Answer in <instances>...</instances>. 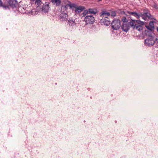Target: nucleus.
<instances>
[{
	"mask_svg": "<svg viewBox=\"0 0 158 158\" xmlns=\"http://www.w3.org/2000/svg\"><path fill=\"white\" fill-rule=\"evenodd\" d=\"M154 41H155V43L156 42L157 43H158V39L156 38H154Z\"/></svg>",
	"mask_w": 158,
	"mask_h": 158,
	"instance_id": "nucleus-30",
	"label": "nucleus"
},
{
	"mask_svg": "<svg viewBox=\"0 0 158 158\" xmlns=\"http://www.w3.org/2000/svg\"><path fill=\"white\" fill-rule=\"evenodd\" d=\"M123 14H125H125H126L124 11H123Z\"/></svg>",
	"mask_w": 158,
	"mask_h": 158,
	"instance_id": "nucleus-33",
	"label": "nucleus"
},
{
	"mask_svg": "<svg viewBox=\"0 0 158 158\" xmlns=\"http://www.w3.org/2000/svg\"><path fill=\"white\" fill-rule=\"evenodd\" d=\"M116 15V14L114 11H113L111 12L110 15L111 17H110V19H112V18Z\"/></svg>",
	"mask_w": 158,
	"mask_h": 158,
	"instance_id": "nucleus-25",
	"label": "nucleus"
},
{
	"mask_svg": "<svg viewBox=\"0 0 158 158\" xmlns=\"http://www.w3.org/2000/svg\"><path fill=\"white\" fill-rule=\"evenodd\" d=\"M122 21L123 22V23H127L128 22V20L127 19L126 17H123L122 19Z\"/></svg>",
	"mask_w": 158,
	"mask_h": 158,
	"instance_id": "nucleus-23",
	"label": "nucleus"
},
{
	"mask_svg": "<svg viewBox=\"0 0 158 158\" xmlns=\"http://www.w3.org/2000/svg\"><path fill=\"white\" fill-rule=\"evenodd\" d=\"M35 4L36 5V9L37 10H38L39 9H41V8H40V6L41 5V4H43V2L41 1V0H35Z\"/></svg>",
	"mask_w": 158,
	"mask_h": 158,
	"instance_id": "nucleus-14",
	"label": "nucleus"
},
{
	"mask_svg": "<svg viewBox=\"0 0 158 158\" xmlns=\"http://www.w3.org/2000/svg\"><path fill=\"white\" fill-rule=\"evenodd\" d=\"M157 32H158V27L157 28Z\"/></svg>",
	"mask_w": 158,
	"mask_h": 158,
	"instance_id": "nucleus-34",
	"label": "nucleus"
},
{
	"mask_svg": "<svg viewBox=\"0 0 158 158\" xmlns=\"http://www.w3.org/2000/svg\"><path fill=\"white\" fill-rule=\"evenodd\" d=\"M127 13L129 14L130 15L135 17L137 19H139V14L140 12H139V13H137L136 12L127 11Z\"/></svg>",
	"mask_w": 158,
	"mask_h": 158,
	"instance_id": "nucleus-12",
	"label": "nucleus"
},
{
	"mask_svg": "<svg viewBox=\"0 0 158 158\" xmlns=\"http://www.w3.org/2000/svg\"><path fill=\"white\" fill-rule=\"evenodd\" d=\"M136 20H134L131 18V21L129 22L128 23L129 26L133 27L134 29H135V27L136 26Z\"/></svg>",
	"mask_w": 158,
	"mask_h": 158,
	"instance_id": "nucleus-13",
	"label": "nucleus"
},
{
	"mask_svg": "<svg viewBox=\"0 0 158 158\" xmlns=\"http://www.w3.org/2000/svg\"><path fill=\"white\" fill-rule=\"evenodd\" d=\"M8 2L9 6L12 8L16 7L18 5L17 0H8Z\"/></svg>",
	"mask_w": 158,
	"mask_h": 158,
	"instance_id": "nucleus-8",
	"label": "nucleus"
},
{
	"mask_svg": "<svg viewBox=\"0 0 158 158\" xmlns=\"http://www.w3.org/2000/svg\"><path fill=\"white\" fill-rule=\"evenodd\" d=\"M130 26L128 23H123L121 26L122 30L125 32H127L130 29Z\"/></svg>",
	"mask_w": 158,
	"mask_h": 158,
	"instance_id": "nucleus-9",
	"label": "nucleus"
},
{
	"mask_svg": "<svg viewBox=\"0 0 158 158\" xmlns=\"http://www.w3.org/2000/svg\"><path fill=\"white\" fill-rule=\"evenodd\" d=\"M135 28L137 30L140 31L143 29V27L141 25H139L136 24V26L135 27Z\"/></svg>",
	"mask_w": 158,
	"mask_h": 158,
	"instance_id": "nucleus-21",
	"label": "nucleus"
},
{
	"mask_svg": "<svg viewBox=\"0 0 158 158\" xmlns=\"http://www.w3.org/2000/svg\"><path fill=\"white\" fill-rule=\"evenodd\" d=\"M88 12L90 14H94L95 15L98 12V10L95 8H89L88 10Z\"/></svg>",
	"mask_w": 158,
	"mask_h": 158,
	"instance_id": "nucleus-15",
	"label": "nucleus"
},
{
	"mask_svg": "<svg viewBox=\"0 0 158 158\" xmlns=\"http://www.w3.org/2000/svg\"><path fill=\"white\" fill-rule=\"evenodd\" d=\"M85 9V7L83 6H77L75 8V12L76 14H79Z\"/></svg>",
	"mask_w": 158,
	"mask_h": 158,
	"instance_id": "nucleus-10",
	"label": "nucleus"
},
{
	"mask_svg": "<svg viewBox=\"0 0 158 158\" xmlns=\"http://www.w3.org/2000/svg\"><path fill=\"white\" fill-rule=\"evenodd\" d=\"M155 22L154 21H150L149 24V26L153 31H154V30L155 29V27L154 24V23Z\"/></svg>",
	"mask_w": 158,
	"mask_h": 158,
	"instance_id": "nucleus-17",
	"label": "nucleus"
},
{
	"mask_svg": "<svg viewBox=\"0 0 158 158\" xmlns=\"http://www.w3.org/2000/svg\"><path fill=\"white\" fill-rule=\"evenodd\" d=\"M145 27L147 28V30H150L151 31H153L151 29V27H150L149 26V25H146L145 26Z\"/></svg>",
	"mask_w": 158,
	"mask_h": 158,
	"instance_id": "nucleus-29",
	"label": "nucleus"
},
{
	"mask_svg": "<svg viewBox=\"0 0 158 158\" xmlns=\"http://www.w3.org/2000/svg\"><path fill=\"white\" fill-rule=\"evenodd\" d=\"M35 10H31V14H32V15H34V12L35 11Z\"/></svg>",
	"mask_w": 158,
	"mask_h": 158,
	"instance_id": "nucleus-31",
	"label": "nucleus"
},
{
	"mask_svg": "<svg viewBox=\"0 0 158 158\" xmlns=\"http://www.w3.org/2000/svg\"><path fill=\"white\" fill-rule=\"evenodd\" d=\"M1 7H2L5 9H7L9 8V6L8 5L3 4V3H2V6Z\"/></svg>",
	"mask_w": 158,
	"mask_h": 158,
	"instance_id": "nucleus-27",
	"label": "nucleus"
},
{
	"mask_svg": "<svg viewBox=\"0 0 158 158\" xmlns=\"http://www.w3.org/2000/svg\"><path fill=\"white\" fill-rule=\"evenodd\" d=\"M102 0H98V2H99L100 1H101Z\"/></svg>",
	"mask_w": 158,
	"mask_h": 158,
	"instance_id": "nucleus-35",
	"label": "nucleus"
},
{
	"mask_svg": "<svg viewBox=\"0 0 158 158\" xmlns=\"http://www.w3.org/2000/svg\"><path fill=\"white\" fill-rule=\"evenodd\" d=\"M136 23H137L138 24L141 25H143L144 24L143 22L139 20H136Z\"/></svg>",
	"mask_w": 158,
	"mask_h": 158,
	"instance_id": "nucleus-26",
	"label": "nucleus"
},
{
	"mask_svg": "<svg viewBox=\"0 0 158 158\" xmlns=\"http://www.w3.org/2000/svg\"><path fill=\"white\" fill-rule=\"evenodd\" d=\"M88 10H85L83 13L81 15L82 17L85 16L88 13Z\"/></svg>",
	"mask_w": 158,
	"mask_h": 158,
	"instance_id": "nucleus-24",
	"label": "nucleus"
},
{
	"mask_svg": "<svg viewBox=\"0 0 158 158\" xmlns=\"http://www.w3.org/2000/svg\"><path fill=\"white\" fill-rule=\"evenodd\" d=\"M144 14H145L146 17L148 19L151 18L152 19H154L155 20H156V19L153 18H151V16H152L151 14L150 13H149L148 12H144Z\"/></svg>",
	"mask_w": 158,
	"mask_h": 158,
	"instance_id": "nucleus-19",
	"label": "nucleus"
},
{
	"mask_svg": "<svg viewBox=\"0 0 158 158\" xmlns=\"http://www.w3.org/2000/svg\"><path fill=\"white\" fill-rule=\"evenodd\" d=\"M100 19L106 18L111 17L110 14L109 12L104 11H102V12L100 13Z\"/></svg>",
	"mask_w": 158,
	"mask_h": 158,
	"instance_id": "nucleus-6",
	"label": "nucleus"
},
{
	"mask_svg": "<svg viewBox=\"0 0 158 158\" xmlns=\"http://www.w3.org/2000/svg\"><path fill=\"white\" fill-rule=\"evenodd\" d=\"M110 19V17L103 19H100V23L102 25H105L106 26H109L111 23Z\"/></svg>",
	"mask_w": 158,
	"mask_h": 158,
	"instance_id": "nucleus-4",
	"label": "nucleus"
},
{
	"mask_svg": "<svg viewBox=\"0 0 158 158\" xmlns=\"http://www.w3.org/2000/svg\"><path fill=\"white\" fill-rule=\"evenodd\" d=\"M60 19L62 21H66L68 18V15L65 13H61L60 16Z\"/></svg>",
	"mask_w": 158,
	"mask_h": 158,
	"instance_id": "nucleus-11",
	"label": "nucleus"
},
{
	"mask_svg": "<svg viewBox=\"0 0 158 158\" xmlns=\"http://www.w3.org/2000/svg\"><path fill=\"white\" fill-rule=\"evenodd\" d=\"M121 21L119 19L113 20L111 23V27L113 30H118L121 27Z\"/></svg>",
	"mask_w": 158,
	"mask_h": 158,
	"instance_id": "nucleus-1",
	"label": "nucleus"
},
{
	"mask_svg": "<svg viewBox=\"0 0 158 158\" xmlns=\"http://www.w3.org/2000/svg\"><path fill=\"white\" fill-rule=\"evenodd\" d=\"M70 4H67L65 6V7L66 8L67 6H69L70 8H72V7H73L75 8H76L77 6L76 5L74 4H71V2H69Z\"/></svg>",
	"mask_w": 158,
	"mask_h": 158,
	"instance_id": "nucleus-20",
	"label": "nucleus"
},
{
	"mask_svg": "<svg viewBox=\"0 0 158 158\" xmlns=\"http://www.w3.org/2000/svg\"><path fill=\"white\" fill-rule=\"evenodd\" d=\"M52 2L54 5H56V6H59L61 2V0H51Z\"/></svg>",
	"mask_w": 158,
	"mask_h": 158,
	"instance_id": "nucleus-16",
	"label": "nucleus"
},
{
	"mask_svg": "<svg viewBox=\"0 0 158 158\" xmlns=\"http://www.w3.org/2000/svg\"><path fill=\"white\" fill-rule=\"evenodd\" d=\"M139 15V18H140V17H141L143 19L145 20L147 19V17H146L145 15V14L144 13L142 14L140 12Z\"/></svg>",
	"mask_w": 158,
	"mask_h": 158,
	"instance_id": "nucleus-22",
	"label": "nucleus"
},
{
	"mask_svg": "<svg viewBox=\"0 0 158 158\" xmlns=\"http://www.w3.org/2000/svg\"><path fill=\"white\" fill-rule=\"evenodd\" d=\"M84 20L87 24H92L95 21L94 17L92 15H88L85 17Z\"/></svg>",
	"mask_w": 158,
	"mask_h": 158,
	"instance_id": "nucleus-3",
	"label": "nucleus"
},
{
	"mask_svg": "<svg viewBox=\"0 0 158 158\" xmlns=\"http://www.w3.org/2000/svg\"><path fill=\"white\" fill-rule=\"evenodd\" d=\"M68 22L70 26H73L76 24L75 21H73V20L69 19L68 20Z\"/></svg>",
	"mask_w": 158,
	"mask_h": 158,
	"instance_id": "nucleus-18",
	"label": "nucleus"
},
{
	"mask_svg": "<svg viewBox=\"0 0 158 158\" xmlns=\"http://www.w3.org/2000/svg\"><path fill=\"white\" fill-rule=\"evenodd\" d=\"M2 2L1 0H0V7H1L2 6Z\"/></svg>",
	"mask_w": 158,
	"mask_h": 158,
	"instance_id": "nucleus-32",
	"label": "nucleus"
},
{
	"mask_svg": "<svg viewBox=\"0 0 158 158\" xmlns=\"http://www.w3.org/2000/svg\"><path fill=\"white\" fill-rule=\"evenodd\" d=\"M155 37L147 38L144 40V44L145 46L151 47L155 44Z\"/></svg>",
	"mask_w": 158,
	"mask_h": 158,
	"instance_id": "nucleus-2",
	"label": "nucleus"
},
{
	"mask_svg": "<svg viewBox=\"0 0 158 158\" xmlns=\"http://www.w3.org/2000/svg\"><path fill=\"white\" fill-rule=\"evenodd\" d=\"M152 7L156 9H158V5L156 3H154Z\"/></svg>",
	"mask_w": 158,
	"mask_h": 158,
	"instance_id": "nucleus-28",
	"label": "nucleus"
},
{
	"mask_svg": "<svg viewBox=\"0 0 158 158\" xmlns=\"http://www.w3.org/2000/svg\"><path fill=\"white\" fill-rule=\"evenodd\" d=\"M154 31L145 30L143 34L147 38L155 37V35L154 33Z\"/></svg>",
	"mask_w": 158,
	"mask_h": 158,
	"instance_id": "nucleus-7",
	"label": "nucleus"
},
{
	"mask_svg": "<svg viewBox=\"0 0 158 158\" xmlns=\"http://www.w3.org/2000/svg\"><path fill=\"white\" fill-rule=\"evenodd\" d=\"M50 2H46L43 4L41 8L42 11L44 13H48L50 8Z\"/></svg>",
	"mask_w": 158,
	"mask_h": 158,
	"instance_id": "nucleus-5",
	"label": "nucleus"
}]
</instances>
